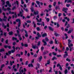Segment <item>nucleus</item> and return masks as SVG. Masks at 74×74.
I'll list each match as a JSON object with an SVG mask.
<instances>
[{
  "mask_svg": "<svg viewBox=\"0 0 74 74\" xmlns=\"http://www.w3.org/2000/svg\"><path fill=\"white\" fill-rule=\"evenodd\" d=\"M16 32H17V33L18 34L17 35L18 36V35H20V34H19V30H16Z\"/></svg>",
  "mask_w": 74,
  "mask_h": 74,
  "instance_id": "obj_32",
  "label": "nucleus"
},
{
  "mask_svg": "<svg viewBox=\"0 0 74 74\" xmlns=\"http://www.w3.org/2000/svg\"><path fill=\"white\" fill-rule=\"evenodd\" d=\"M2 26L3 27H4V29H6V27H10V25H9V23H8L7 24V26L5 25L4 24V23H2Z\"/></svg>",
  "mask_w": 74,
  "mask_h": 74,
  "instance_id": "obj_2",
  "label": "nucleus"
},
{
  "mask_svg": "<svg viewBox=\"0 0 74 74\" xmlns=\"http://www.w3.org/2000/svg\"><path fill=\"white\" fill-rule=\"evenodd\" d=\"M54 35L56 36V37H57V36H60V34L56 33H55L54 34Z\"/></svg>",
  "mask_w": 74,
  "mask_h": 74,
  "instance_id": "obj_25",
  "label": "nucleus"
},
{
  "mask_svg": "<svg viewBox=\"0 0 74 74\" xmlns=\"http://www.w3.org/2000/svg\"><path fill=\"white\" fill-rule=\"evenodd\" d=\"M26 22L28 23H31V21H30V20H28L26 21Z\"/></svg>",
  "mask_w": 74,
  "mask_h": 74,
  "instance_id": "obj_43",
  "label": "nucleus"
},
{
  "mask_svg": "<svg viewBox=\"0 0 74 74\" xmlns=\"http://www.w3.org/2000/svg\"><path fill=\"white\" fill-rule=\"evenodd\" d=\"M7 10L8 11H11V9H10V8H8Z\"/></svg>",
  "mask_w": 74,
  "mask_h": 74,
  "instance_id": "obj_47",
  "label": "nucleus"
},
{
  "mask_svg": "<svg viewBox=\"0 0 74 74\" xmlns=\"http://www.w3.org/2000/svg\"><path fill=\"white\" fill-rule=\"evenodd\" d=\"M61 66V65H60V64H57V66L58 67H60V66Z\"/></svg>",
  "mask_w": 74,
  "mask_h": 74,
  "instance_id": "obj_51",
  "label": "nucleus"
},
{
  "mask_svg": "<svg viewBox=\"0 0 74 74\" xmlns=\"http://www.w3.org/2000/svg\"><path fill=\"white\" fill-rule=\"evenodd\" d=\"M52 54H53V55L56 56V55H57V53H55V52H53L52 53Z\"/></svg>",
  "mask_w": 74,
  "mask_h": 74,
  "instance_id": "obj_38",
  "label": "nucleus"
},
{
  "mask_svg": "<svg viewBox=\"0 0 74 74\" xmlns=\"http://www.w3.org/2000/svg\"><path fill=\"white\" fill-rule=\"evenodd\" d=\"M56 56L58 58H59V57H61L62 56V55H57Z\"/></svg>",
  "mask_w": 74,
  "mask_h": 74,
  "instance_id": "obj_59",
  "label": "nucleus"
},
{
  "mask_svg": "<svg viewBox=\"0 0 74 74\" xmlns=\"http://www.w3.org/2000/svg\"><path fill=\"white\" fill-rule=\"evenodd\" d=\"M42 59V56H41L40 57H39L38 58L39 61L41 62V59Z\"/></svg>",
  "mask_w": 74,
  "mask_h": 74,
  "instance_id": "obj_12",
  "label": "nucleus"
},
{
  "mask_svg": "<svg viewBox=\"0 0 74 74\" xmlns=\"http://www.w3.org/2000/svg\"><path fill=\"white\" fill-rule=\"evenodd\" d=\"M2 10L4 11H7V9L4 8V7L3 6L2 7Z\"/></svg>",
  "mask_w": 74,
  "mask_h": 74,
  "instance_id": "obj_27",
  "label": "nucleus"
},
{
  "mask_svg": "<svg viewBox=\"0 0 74 74\" xmlns=\"http://www.w3.org/2000/svg\"><path fill=\"white\" fill-rule=\"evenodd\" d=\"M57 18V16H54L53 19H54V20H56Z\"/></svg>",
  "mask_w": 74,
  "mask_h": 74,
  "instance_id": "obj_55",
  "label": "nucleus"
},
{
  "mask_svg": "<svg viewBox=\"0 0 74 74\" xmlns=\"http://www.w3.org/2000/svg\"><path fill=\"white\" fill-rule=\"evenodd\" d=\"M73 28H70L68 32V34H70V33H71V32H73Z\"/></svg>",
  "mask_w": 74,
  "mask_h": 74,
  "instance_id": "obj_7",
  "label": "nucleus"
},
{
  "mask_svg": "<svg viewBox=\"0 0 74 74\" xmlns=\"http://www.w3.org/2000/svg\"><path fill=\"white\" fill-rule=\"evenodd\" d=\"M33 24L34 25V27H36V24L35 23V22H34V21H33Z\"/></svg>",
  "mask_w": 74,
  "mask_h": 74,
  "instance_id": "obj_29",
  "label": "nucleus"
},
{
  "mask_svg": "<svg viewBox=\"0 0 74 74\" xmlns=\"http://www.w3.org/2000/svg\"><path fill=\"white\" fill-rule=\"evenodd\" d=\"M9 34L10 36H12L13 35V32H9Z\"/></svg>",
  "mask_w": 74,
  "mask_h": 74,
  "instance_id": "obj_14",
  "label": "nucleus"
},
{
  "mask_svg": "<svg viewBox=\"0 0 74 74\" xmlns=\"http://www.w3.org/2000/svg\"><path fill=\"white\" fill-rule=\"evenodd\" d=\"M69 48L68 47H67L66 48V49L65 50V51H69Z\"/></svg>",
  "mask_w": 74,
  "mask_h": 74,
  "instance_id": "obj_52",
  "label": "nucleus"
},
{
  "mask_svg": "<svg viewBox=\"0 0 74 74\" xmlns=\"http://www.w3.org/2000/svg\"><path fill=\"white\" fill-rule=\"evenodd\" d=\"M15 50H14L12 49L11 50V52H12V53H14V52H15Z\"/></svg>",
  "mask_w": 74,
  "mask_h": 74,
  "instance_id": "obj_62",
  "label": "nucleus"
},
{
  "mask_svg": "<svg viewBox=\"0 0 74 74\" xmlns=\"http://www.w3.org/2000/svg\"><path fill=\"white\" fill-rule=\"evenodd\" d=\"M16 21L17 22H21V20L19 19H17L16 20Z\"/></svg>",
  "mask_w": 74,
  "mask_h": 74,
  "instance_id": "obj_22",
  "label": "nucleus"
},
{
  "mask_svg": "<svg viewBox=\"0 0 74 74\" xmlns=\"http://www.w3.org/2000/svg\"><path fill=\"white\" fill-rule=\"evenodd\" d=\"M2 2V5H4V4H5V1H1Z\"/></svg>",
  "mask_w": 74,
  "mask_h": 74,
  "instance_id": "obj_30",
  "label": "nucleus"
},
{
  "mask_svg": "<svg viewBox=\"0 0 74 74\" xmlns=\"http://www.w3.org/2000/svg\"><path fill=\"white\" fill-rule=\"evenodd\" d=\"M49 29L50 30H51V31H53V29L52 28V27L50 26H49Z\"/></svg>",
  "mask_w": 74,
  "mask_h": 74,
  "instance_id": "obj_15",
  "label": "nucleus"
},
{
  "mask_svg": "<svg viewBox=\"0 0 74 74\" xmlns=\"http://www.w3.org/2000/svg\"><path fill=\"white\" fill-rule=\"evenodd\" d=\"M41 50L42 51L44 50V47H42L41 48Z\"/></svg>",
  "mask_w": 74,
  "mask_h": 74,
  "instance_id": "obj_48",
  "label": "nucleus"
},
{
  "mask_svg": "<svg viewBox=\"0 0 74 74\" xmlns=\"http://www.w3.org/2000/svg\"><path fill=\"white\" fill-rule=\"evenodd\" d=\"M66 61L70 62V61H71V60H70V59L68 58L66 59Z\"/></svg>",
  "mask_w": 74,
  "mask_h": 74,
  "instance_id": "obj_42",
  "label": "nucleus"
},
{
  "mask_svg": "<svg viewBox=\"0 0 74 74\" xmlns=\"http://www.w3.org/2000/svg\"><path fill=\"white\" fill-rule=\"evenodd\" d=\"M64 72L65 74H67V73H68V71H67V69H66V70L64 71Z\"/></svg>",
  "mask_w": 74,
  "mask_h": 74,
  "instance_id": "obj_19",
  "label": "nucleus"
},
{
  "mask_svg": "<svg viewBox=\"0 0 74 74\" xmlns=\"http://www.w3.org/2000/svg\"><path fill=\"white\" fill-rule=\"evenodd\" d=\"M68 45H69V46L70 45V43L71 42V41L70 40V39H69L68 40Z\"/></svg>",
  "mask_w": 74,
  "mask_h": 74,
  "instance_id": "obj_26",
  "label": "nucleus"
},
{
  "mask_svg": "<svg viewBox=\"0 0 74 74\" xmlns=\"http://www.w3.org/2000/svg\"><path fill=\"white\" fill-rule=\"evenodd\" d=\"M66 1H67V3H72L71 0H65L64 3H66Z\"/></svg>",
  "mask_w": 74,
  "mask_h": 74,
  "instance_id": "obj_9",
  "label": "nucleus"
},
{
  "mask_svg": "<svg viewBox=\"0 0 74 74\" xmlns=\"http://www.w3.org/2000/svg\"><path fill=\"white\" fill-rule=\"evenodd\" d=\"M42 36L43 37H47V33H45L42 34Z\"/></svg>",
  "mask_w": 74,
  "mask_h": 74,
  "instance_id": "obj_11",
  "label": "nucleus"
},
{
  "mask_svg": "<svg viewBox=\"0 0 74 74\" xmlns=\"http://www.w3.org/2000/svg\"><path fill=\"white\" fill-rule=\"evenodd\" d=\"M59 6H57L56 7V8H55V9L56 10H58V8H59Z\"/></svg>",
  "mask_w": 74,
  "mask_h": 74,
  "instance_id": "obj_63",
  "label": "nucleus"
},
{
  "mask_svg": "<svg viewBox=\"0 0 74 74\" xmlns=\"http://www.w3.org/2000/svg\"><path fill=\"white\" fill-rule=\"evenodd\" d=\"M73 44L72 43H71L70 45L69 44V46L68 45V47L69 48H70V51H71L72 48H71V47H73Z\"/></svg>",
  "mask_w": 74,
  "mask_h": 74,
  "instance_id": "obj_3",
  "label": "nucleus"
},
{
  "mask_svg": "<svg viewBox=\"0 0 74 74\" xmlns=\"http://www.w3.org/2000/svg\"><path fill=\"white\" fill-rule=\"evenodd\" d=\"M36 3L37 4H38V5L40 4V1H36Z\"/></svg>",
  "mask_w": 74,
  "mask_h": 74,
  "instance_id": "obj_37",
  "label": "nucleus"
},
{
  "mask_svg": "<svg viewBox=\"0 0 74 74\" xmlns=\"http://www.w3.org/2000/svg\"><path fill=\"white\" fill-rule=\"evenodd\" d=\"M31 10L32 12H34V8L33 7H31Z\"/></svg>",
  "mask_w": 74,
  "mask_h": 74,
  "instance_id": "obj_28",
  "label": "nucleus"
},
{
  "mask_svg": "<svg viewBox=\"0 0 74 74\" xmlns=\"http://www.w3.org/2000/svg\"><path fill=\"white\" fill-rule=\"evenodd\" d=\"M71 73L72 74H74V71L73 70L71 71Z\"/></svg>",
  "mask_w": 74,
  "mask_h": 74,
  "instance_id": "obj_64",
  "label": "nucleus"
},
{
  "mask_svg": "<svg viewBox=\"0 0 74 74\" xmlns=\"http://www.w3.org/2000/svg\"><path fill=\"white\" fill-rule=\"evenodd\" d=\"M19 72H20V73H19V72H17L16 73V74H22V73H23L24 72L23 70L22 67H20L19 69Z\"/></svg>",
  "mask_w": 74,
  "mask_h": 74,
  "instance_id": "obj_1",
  "label": "nucleus"
},
{
  "mask_svg": "<svg viewBox=\"0 0 74 74\" xmlns=\"http://www.w3.org/2000/svg\"><path fill=\"white\" fill-rule=\"evenodd\" d=\"M67 56H68V54L67 53H65L64 55V56L65 58H66V57Z\"/></svg>",
  "mask_w": 74,
  "mask_h": 74,
  "instance_id": "obj_24",
  "label": "nucleus"
},
{
  "mask_svg": "<svg viewBox=\"0 0 74 74\" xmlns=\"http://www.w3.org/2000/svg\"><path fill=\"white\" fill-rule=\"evenodd\" d=\"M7 48H8L9 49H11V46L8 45Z\"/></svg>",
  "mask_w": 74,
  "mask_h": 74,
  "instance_id": "obj_56",
  "label": "nucleus"
},
{
  "mask_svg": "<svg viewBox=\"0 0 74 74\" xmlns=\"http://www.w3.org/2000/svg\"><path fill=\"white\" fill-rule=\"evenodd\" d=\"M54 59H55V60H56L57 59V58L55 57V56H54L53 58H52V60H54Z\"/></svg>",
  "mask_w": 74,
  "mask_h": 74,
  "instance_id": "obj_20",
  "label": "nucleus"
},
{
  "mask_svg": "<svg viewBox=\"0 0 74 74\" xmlns=\"http://www.w3.org/2000/svg\"><path fill=\"white\" fill-rule=\"evenodd\" d=\"M49 44H53V41L51 40V41L49 42Z\"/></svg>",
  "mask_w": 74,
  "mask_h": 74,
  "instance_id": "obj_50",
  "label": "nucleus"
},
{
  "mask_svg": "<svg viewBox=\"0 0 74 74\" xmlns=\"http://www.w3.org/2000/svg\"><path fill=\"white\" fill-rule=\"evenodd\" d=\"M56 2H55L53 3V5L54 6V7H55V6L56 5Z\"/></svg>",
  "mask_w": 74,
  "mask_h": 74,
  "instance_id": "obj_44",
  "label": "nucleus"
},
{
  "mask_svg": "<svg viewBox=\"0 0 74 74\" xmlns=\"http://www.w3.org/2000/svg\"><path fill=\"white\" fill-rule=\"evenodd\" d=\"M21 22H18V27H20V26H21Z\"/></svg>",
  "mask_w": 74,
  "mask_h": 74,
  "instance_id": "obj_31",
  "label": "nucleus"
},
{
  "mask_svg": "<svg viewBox=\"0 0 74 74\" xmlns=\"http://www.w3.org/2000/svg\"><path fill=\"white\" fill-rule=\"evenodd\" d=\"M32 48H33L34 49H36V48H37V49H38V47H37L36 45H35L34 46L32 45Z\"/></svg>",
  "mask_w": 74,
  "mask_h": 74,
  "instance_id": "obj_6",
  "label": "nucleus"
},
{
  "mask_svg": "<svg viewBox=\"0 0 74 74\" xmlns=\"http://www.w3.org/2000/svg\"><path fill=\"white\" fill-rule=\"evenodd\" d=\"M45 40L46 41H49V39L48 38H45Z\"/></svg>",
  "mask_w": 74,
  "mask_h": 74,
  "instance_id": "obj_33",
  "label": "nucleus"
},
{
  "mask_svg": "<svg viewBox=\"0 0 74 74\" xmlns=\"http://www.w3.org/2000/svg\"><path fill=\"white\" fill-rule=\"evenodd\" d=\"M36 35L38 37H41V35H40V34H39V33L38 32H37Z\"/></svg>",
  "mask_w": 74,
  "mask_h": 74,
  "instance_id": "obj_18",
  "label": "nucleus"
},
{
  "mask_svg": "<svg viewBox=\"0 0 74 74\" xmlns=\"http://www.w3.org/2000/svg\"><path fill=\"white\" fill-rule=\"evenodd\" d=\"M24 32H25V36L26 37H28V34H27V31L25 30H24Z\"/></svg>",
  "mask_w": 74,
  "mask_h": 74,
  "instance_id": "obj_8",
  "label": "nucleus"
},
{
  "mask_svg": "<svg viewBox=\"0 0 74 74\" xmlns=\"http://www.w3.org/2000/svg\"><path fill=\"white\" fill-rule=\"evenodd\" d=\"M66 5V7H69L70 5V4H67Z\"/></svg>",
  "mask_w": 74,
  "mask_h": 74,
  "instance_id": "obj_57",
  "label": "nucleus"
},
{
  "mask_svg": "<svg viewBox=\"0 0 74 74\" xmlns=\"http://www.w3.org/2000/svg\"><path fill=\"white\" fill-rule=\"evenodd\" d=\"M55 43L56 44H58V40H56V38L55 39Z\"/></svg>",
  "mask_w": 74,
  "mask_h": 74,
  "instance_id": "obj_45",
  "label": "nucleus"
},
{
  "mask_svg": "<svg viewBox=\"0 0 74 74\" xmlns=\"http://www.w3.org/2000/svg\"><path fill=\"white\" fill-rule=\"evenodd\" d=\"M6 3L7 5H8L10 4V2L8 1H7L6 2Z\"/></svg>",
  "mask_w": 74,
  "mask_h": 74,
  "instance_id": "obj_46",
  "label": "nucleus"
},
{
  "mask_svg": "<svg viewBox=\"0 0 74 74\" xmlns=\"http://www.w3.org/2000/svg\"><path fill=\"white\" fill-rule=\"evenodd\" d=\"M34 15H38V11H36V12L34 11Z\"/></svg>",
  "mask_w": 74,
  "mask_h": 74,
  "instance_id": "obj_13",
  "label": "nucleus"
},
{
  "mask_svg": "<svg viewBox=\"0 0 74 74\" xmlns=\"http://www.w3.org/2000/svg\"><path fill=\"white\" fill-rule=\"evenodd\" d=\"M28 64H29V62H28V61H27L25 62V65H28Z\"/></svg>",
  "mask_w": 74,
  "mask_h": 74,
  "instance_id": "obj_40",
  "label": "nucleus"
},
{
  "mask_svg": "<svg viewBox=\"0 0 74 74\" xmlns=\"http://www.w3.org/2000/svg\"><path fill=\"white\" fill-rule=\"evenodd\" d=\"M24 47H28V45H27V44H25L24 45Z\"/></svg>",
  "mask_w": 74,
  "mask_h": 74,
  "instance_id": "obj_53",
  "label": "nucleus"
},
{
  "mask_svg": "<svg viewBox=\"0 0 74 74\" xmlns=\"http://www.w3.org/2000/svg\"><path fill=\"white\" fill-rule=\"evenodd\" d=\"M50 60L49 59L47 61V64H50V63H51V62H50Z\"/></svg>",
  "mask_w": 74,
  "mask_h": 74,
  "instance_id": "obj_21",
  "label": "nucleus"
},
{
  "mask_svg": "<svg viewBox=\"0 0 74 74\" xmlns=\"http://www.w3.org/2000/svg\"><path fill=\"white\" fill-rule=\"evenodd\" d=\"M28 66L29 67H33V65L32 64H29L28 65Z\"/></svg>",
  "mask_w": 74,
  "mask_h": 74,
  "instance_id": "obj_16",
  "label": "nucleus"
},
{
  "mask_svg": "<svg viewBox=\"0 0 74 74\" xmlns=\"http://www.w3.org/2000/svg\"><path fill=\"white\" fill-rule=\"evenodd\" d=\"M40 43H41V42L40 41L38 42V44H37L38 46H40Z\"/></svg>",
  "mask_w": 74,
  "mask_h": 74,
  "instance_id": "obj_35",
  "label": "nucleus"
},
{
  "mask_svg": "<svg viewBox=\"0 0 74 74\" xmlns=\"http://www.w3.org/2000/svg\"><path fill=\"white\" fill-rule=\"evenodd\" d=\"M37 54H35L34 55V58H36V57H37Z\"/></svg>",
  "mask_w": 74,
  "mask_h": 74,
  "instance_id": "obj_58",
  "label": "nucleus"
},
{
  "mask_svg": "<svg viewBox=\"0 0 74 74\" xmlns=\"http://www.w3.org/2000/svg\"><path fill=\"white\" fill-rule=\"evenodd\" d=\"M57 27H59L60 26V25H59V23H57Z\"/></svg>",
  "mask_w": 74,
  "mask_h": 74,
  "instance_id": "obj_54",
  "label": "nucleus"
},
{
  "mask_svg": "<svg viewBox=\"0 0 74 74\" xmlns=\"http://www.w3.org/2000/svg\"><path fill=\"white\" fill-rule=\"evenodd\" d=\"M4 66H5L4 65V64H2L1 65V68H3V67H4Z\"/></svg>",
  "mask_w": 74,
  "mask_h": 74,
  "instance_id": "obj_60",
  "label": "nucleus"
},
{
  "mask_svg": "<svg viewBox=\"0 0 74 74\" xmlns=\"http://www.w3.org/2000/svg\"><path fill=\"white\" fill-rule=\"evenodd\" d=\"M18 36L19 38V40H20V41H21V40H22V38L21 36V35H18Z\"/></svg>",
  "mask_w": 74,
  "mask_h": 74,
  "instance_id": "obj_17",
  "label": "nucleus"
},
{
  "mask_svg": "<svg viewBox=\"0 0 74 74\" xmlns=\"http://www.w3.org/2000/svg\"><path fill=\"white\" fill-rule=\"evenodd\" d=\"M71 26L70 25V24H68V25L67 26H66V27L67 28V29H69V27H70Z\"/></svg>",
  "mask_w": 74,
  "mask_h": 74,
  "instance_id": "obj_34",
  "label": "nucleus"
},
{
  "mask_svg": "<svg viewBox=\"0 0 74 74\" xmlns=\"http://www.w3.org/2000/svg\"><path fill=\"white\" fill-rule=\"evenodd\" d=\"M12 40H17V38H15V37H12Z\"/></svg>",
  "mask_w": 74,
  "mask_h": 74,
  "instance_id": "obj_36",
  "label": "nucleus"
},
{
  "mask_svg": "<svg viewBox=\"0 0 74 74\" xmlns=\"http://www.w3.org/2000/svg\"><path fill=\"white\" fill-rule=\"evenodd\" d=\"M46 21H47V22H49V18H47L46 19Z\"/></svg>",
  "mask_w": 74,
  "mask_h": 74,
  "instance_id": "obj_61",
  "label": "nucleus"
},
{
  "mask_svg": "<svg viewBox=\"0 0 74 74\" xmlns=\"http://www.w3.org/2000/svg\"><path fill=\"white\" fill-rule=\"evenodd\" d=\"M42 41L44 43V45H43L44 46H45V45H47V42H46V41H45V39H43L42 40Z\"/></svg>",
  "mask_w": 74,
  "mask_h": 74,
  "instance_id": "obj_5",
  "label": "nucleus"
},
{
  "mask_svg": "<svg viewBox=\"0 0 74 74\" xmlns=\"http://www.w3.org/2000/svg\"><path fill=\"white\" fill-rule=\"evenodd\" d=\"M20 16L21 17H22L23 16V19H25V17L24 16H23V14L22 12H21V11H20Z\"/></svg>",
  "mask_w": 74,
  "mask_h": 74,
  "instance_id": "obj_4",
  "label": "nucleus"
},
{
  "mask_svg": "<svg viewBox=\"0 0 74 74\" xmlns=\"http://www.w3.org/2000/svg\"><path fill=\"white\" fill-rule=\"evenodd\" d=\"M0 52H4V49L2 48V49H0Z\"/></svg>",
  "mask_w": 74,
  "mask_h": 74,
  "instance_id": "obj_23",
  "label": "nucleus"
},
{
  "mask_svg": "<svg viewBox=\"0 0 74 74\" xmlns=\"http://www.w3.org/2000/svg\"><path fill=\"white\" fill-rule=\"evenodd\" d=\"M68 10V8H62V11H67Z\"/></svg>",
  "mask_w": 74,
  "mask_h": 74,
  "instance_id": "obj_10",
  "label": "nucleus"
},
{
  "mask_svg": "<svg viewBox=\"0 0 74 74\" xmlns=\"http://www.w3.org/2000/svg\"><path fill=\"white\" fill-rule=\"evenodd\" d=\"M36 29L38 31H40V29L39 27H37Z\"/></svg>",
  "mask_w": 74,
  "mask_h": 74,
  "instance_id": "obj_41",
  "label": "nucleus"
},
{
  "mask_svg": "<svg viewBox=\"0 0 74 74\" xmlns=\"http://www.w3.org/2000/svg\"><path fill=\"white\" fill-rule=\"evenodd\" d=\"M24 10L25 11H26V12H28V9H25V8H23Z\"/></svg>",
  "mask_w": 74,
  "mask_h": 74,
  "instance_id": "obj_39",
  "label": "nucleus"
},
{
  "mask_svg": "<svg viewBox=\"0 0 74 74\" xmlns=\"http://www.w3.org/2000/svg\"><path fill=\"white\" fill-rule=\"evenodd\" d=\"M5 42L6 44H8V40H6L5 41Z\"/></svg>",
  "mask_w": 74,
  "mask_h": 74,
  "instance_id": "obj_49",
  "label": "nucleus"
}]
</instances>
